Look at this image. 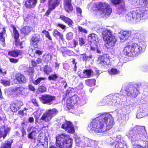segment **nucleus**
Returning a JSON list of instances; mask_svg holds the SVG:
<instances>
[{"mask_svg":"<svg viewBox=\"0 0 148 148\" xmlns=\"http://www.w3.org/2000/svg\"><path fill=\"white\" fill-rule=\"evenodd\" d=\"M146 133L144 126L136 125L130 128L126 135L131 141L133 148H145L143 145L137 144Z\"/></svg>","mask_w":148,"mask_h":148,"instance_id":"f257e3e1","label":"nucleus"},{"mask_svg":"<svg viewBox=\"0 0 148 148\" xmlns=\"http://www.w3.org/2000/svg\"><path fill=\"white\" fill-rule=\"evenodd\" d=\"M56 146L51 145L49 148H71L73 140L68 135L62 134L56 137Z\"/></svg>","mask_w":148,"mask_h":148,"instance_id":"f03ea898","label":"nucleus"},{"mask_svg":"<svg viewBox=\"0 0 148 148\" xmlns=\"http://www.w3.org/2000/svg\"><path fill=\"white\" fill-rule=\"evenodd\" d=\"M101 115L93 119L89 125H88V129L89 131H94L97 132H104L107 131V125L104 123Z\"/></svg>","mask_w":148,"mask_h":148,"instance_id":"7ed1b4c3","label":"nucleus"},{"mask_svg":"<svg viewBox=\"0 0 148 148\" xmlns=\"http://www.w3.org/2000/svg\"><path fill=\"white\" fill-rule=\"evenodd\" d=\"M142 48L137 43L133 42H130L124 48L123 52L125 55L129 56H134L139 54L142 50Z\"/></svg>","mask_w":148,"mask_h":148,"instance_id":"20e7f679","label":"nucleus"},{"mask_svg":"<svg viewBox=\"0 0 148 148\" xmlns=\"http://www.w3.org/2000/svg\"><path fill=\"white\" fill-rule=\"evenodd\" d=\"M148 17V12L144 9L138 11L134 10L128 12L125 16L126 18L128 21H131L132 19L140 21L142 19H146Z\"/></svg>","mask_w":148,"mask_h":148,"instance_id":"39448f33","label":"nucleus"},{"mask_svg":"<svg viewBox=\"0 0 148 148\" xmlns=\"http://www.w3.org/2000/svg\"><path fill=\"white\" fill-rule=\"evenodd\" d=\"M96 7L98 10L97 14L99 18H107L112 12L110 5L105 2L98 3Z\"/></svg>","mask_w":148,"mask_h":148,"instance_id":"423d86ee","label":"nucleus"},{"mask_svg":"<svg viewBox=\"0 0 148 148\" xmlns=\"http://www.w3.org/2000/svg\"><path fill=\"white\" fill-rule=\"evenodd\" d=\"M88 40L90 42V45L91 50L100 53L101 50L99 43L98 36L95 34H90L88 36Z\"/></svg>","mask_w":148,"mask_h":148,"instance_id":"0eeeda50","label":"nucleus"},{"mask_svg":"<svg viewBox=\"0 0 148 148\" xmlns=\"http://www.w3.org/2000/svg\"><path fill=\"white\" fill-rule=\"evenodd\" d=\"M58 110L55 108L47 110L41 117L40 120L45 122H48L58 113Z\"/></svg>","mask_w":148,"mask_h":148,"instance_id":"6e6552de","label":"nucleus"},{"mask_svg":"<svg viewBox=\"0 0 148 148\" xmlns=\"http://www.w3.org/2000/svg\"><path fill=\"white\" fill-rule=\"evenodd\" d=\"M56 97L49 94H44L39 97L40 101L43 104L50 105L55 100Z\"/></svg>","mask_w":148,"mask_h":148,"instance_id":"1a4fd4ad","label":"nucleus"},{"mask_svg":"<svg viewBox=\"0 0 148 148\" xmlns=\"http://www.w3.org/2000/svg\"><path fill=\"white\" fill-rule=\"evenodd\" d=\"M101 117L103 116L104 117L102 118V121L104 123L107 125V131L110 129L113 125L114 121L111 115L108 114H103L100 115Z\"/></svg>","mask_w":148,"mask_h":148,"instance_id":"9d476101","label":"nucleus"},{"mask_svg":"<svg viewBox=\"0 0 148 148\" xmlns=\"http://www.w3.org/2000/svg\"><path fill=\"white\" fill-rule=\"evenodd\" d=\"M121 96V95L118 93L109 95L106 97V101L109 105H115L116 103L120 100Z\"/></svg>","mask_w":148,"mask_h":148,"instance_id":"9b49d317","label":"nucleus"},{"mask_svg":"<svg viewBox=\"0 0 148 148\" xmlns=\"http://www.w3.org/2000/svg\"><path fill=\"white\" fill-rule=\"evenodd\" d=\"M127 92V95L128 96H132L133 97H136L139 93V91L136 87L131 86L130 87L127 86L125 90Z\"/></svg>","mask_w":148,"mask_h":148,"instance_id":"f8f14e48","label":"nucleus"},{"mask_svg":"<svg viewBox=\"0 0 148 148\" xmlns=\"http://www.w3.org/2000/svg\"><path fill=\"white\" fill-rule=\"evenodd\" d=\"M11 27L13 28V32L12 35L15 40V44L16 46L19 45L21 46L22 45V42H21L18 40L19 36V34L18 31L16 30L15 26L13 25H12Z\"/></svg>","mask_w":148,"mask_h":148,"instance_id":"ddd939ff","label":"nucleus"},{"mask_svg":"<svg viewBox=\"0 0 148 148\" xmlns=\"http://www.w3.org/2000/svg\"><path fill=\"white\" fill-rule=\"evenodd\" d=\"M61 127L70 133H73L75 132L74 127L69 121H66L62 124Z\"/></svg>","mask_w":148,"mask_h":148,"instance_id":"4468645a","label":"nucleus"},{"mask_svg":"<svg viewBox=\"0 0 148 148\" xmlns=\"http://www.w3.org/2000/svg\"><path fill=\"white\" fill-rule=\"evenodd\" d=\"M109 60L105 56H100L98 60V63L99 66L101 68L107 67L109 64Z\"/></svg>","mask_w":148,"mask_h":148,"instance_id":"2eb2a0df","label":"nucleus"},{"mask_svg":"<svg viewBox=\"0 0 148 148\" xmlns=\"http://www.w3.org/2000/svg\"><path fill=\"white\" fill-rule=\"evenodd\" d=\"M79 100V98L77 96L75 95H74L67 101V106L73 107L74 105L77 103Z\"/></svg>","mask_w":148,"mask_h":148,"instance_id":"dca6fc26","label":"nucleus"},{"mask_svg":"<svg viewBox=\"0 0 148 148\" xmlns=\"http://www.w3.org/2000/svg\"><path fill=\"white\" fill-rule=\"evenodd\" d=\"M36 128L33 127H29L27 129V132L28 133L27 136L28 138L30 139H33L36 136Z\"/></svg>","mask_w":148,"mask_h":148,"instance_id":"f3484780","label":"nucleus"},{"mask_svg":"<svg viewBox=\"0 0 148 148\" xmlns=\"http://www.w3.org/2000/svg\"><path fill=\"white\" fill-rule=\"evenodd\" d=\"M44 140V142H42L41 140L38 138V143L36 146V148H47L48 144V138L45 137L44 139H43Z\"/></svg>","mask_w":148,"mask_h":148,"instance_id":"a211bd4d","label":"nucleus"},{"mask_svg":"<svg viewBox=\"0 0 148 148\" xmlns=\"http://www.w3.org/2000/svg\"><path fill=\"white\" fill-rule=\"evenodd\" d=\"M116 41V39L115 36L114 35L111 36L110 37L106 40L105 41L106 42V46L107 47V48L113 47L114 46Z\"/></svg>","mask_w":148,"mask_h":148,"instance_id":"6ab92c4d","label":"nucleus"},{"mask_svg":"<svg viewBox=\"0 0 148 148\" xmlns=\"http://www.w3.org/2000/svg\"><path fill=\"white\" fill-rule=\"evenodd\" d=\"M71 0H64V6L65 11L68 12L72 11L73 8L71 3Z\"/></svg>","mask_w":148,"mask_h":148,"instance_id":"aec40b11","label":"nucleus"},{"mask_svg":"<svg viewBox=\"0 0 148 148\" xmlns=\"http://www.w3.org/2000/svg\"><path fill=\"white\" fill-rule=\"evenodd\" d=\"M131 32L130 31H125L121 32L120 35L119 36L121 40L125 41L128 39L131 35Z\"/></svg>","mask_w":148,"mask_h":148,"instance_id":"412c9836","label":"nucleus"},{"mask_svg":"<svg viewBox=\"0 0 148 148\" xmlns=\"http://www.w3.org/2000/svg\"><path fill=\"white\" fill-rule=\"evenodd\" d=\"M101 31L103 32H102L103 38L104 41L110 37L111 36H113L112 32L110 30H105L104 31V29L102 28L101 29Z\"/></svg>","mask_w":148,"mask_h":148,"instance_id":"4be33fe9","label":"nucleus"},{"mask_svg":"<svg viewBox=\"0 0 148 148\" xmlns=\"http://www.w3.org/2000/svg\"><path fill=\"white\" fill-rule=\"evenodd\" d=\"M25 6L27 8H31L35 6L37 3V0H24Z\"/></svg>","mask_w":148,"mask_h":148,"instance_id":"5701e85b","label":"nucleus"},{"mask_svg":"<svg viewBox=\"0 0 148 148\" xmlns=\"http://www.w3.org/2000/svg\"><path fill=\"white\" fill-rule=\"evenodd\" d=\"M25 89L22 86L15 87L12 88L11 90L16 96H20L22 95V92Z\"/></svg>","mask_w":148,"mask_h":148,"instance_id":"b1692460","label":"nucleus"},{"mask_svg":"<svg viewBox=\"0 0 148 148\" xmlns=\"http://www.w3.org/2000/svg\"><path fill=\"white\" fill-rule=\"evenodd\" d=\"M15 77L16 79L19 84L25 83L27 80L25 76L20 73L16 74Z\"/></svg>","mask_w":148,"mask_h":148,"instance_id":"393cba45","label":"nucleus"},{"mask_svg":"<svg viewBox=\"0 0 148 148\" xmlns=\"http://www.w3.org/2000/svg\"><path fill=\"white\" fill-rule=\"evenodd\" d=\"M13 142L12 139H9L1 143L0 148H11L12 144Z\"/></svg>","mask_w":148,"mask_h":148,"instance_id":"a878e982","label":"nucleus"},{"mask_svg":"<svg viewBox=\"0 0 148 148\" xmlns=\"http://www.w3.org/2000/svg\"><path fill=\"white\" fill-rule=\"evenodd\" d=\"M60 18L64 22L67 23L70 27L73 24V21L70 18L64 16L60 15Z\"/></svg>","mask_w":148,"mask_h":148,"instance_id":"bb28decb","label":"nucleus"},{"mask_svg":"<svg viewBox=\"0 0 148 148\" xmlns=\"http://www.w3.org/2000/svg\"><path fill=\"white\" fill-rule=\"evenodd\" d=\"M31 40L32 43L37 44L40 40V35L37 34L32 35Z\"/></svg>","mask_w":148,"mask_h":148,"instance_id":"cd10ccee","label":"nucleus"},{"mask_svg":"<svg viewBox=\"0 0 148 148\" xmlns=\"http://www.w3.org/2000/svg\"><path fill=\"white\" fill-rule=\"evenodd\" d=\"M32 29V28L29 26H25L23 27L21 30V33L25 35H27L31 32Z\"/></svg>","mask_w":148,"mask_h":148,"instance_id":"c85d7f7f","label":"nucleus"},{"mask_svg":"<svg viewBox=\"0 0 148 148\" xmlns=\"http://www.w3.org/2000/svg\"><path fill=\"white\" fill-rule=\"evenodd\" d=\"M60 2V0H50L49 1V7L55 9Z\"/></svg>","mask_w":148,"mask_h":148,"instance_id":"c756f323","label":"nucleus"},{"mask_svg":"<svg viewBox=\"0 0 148 148\" xmlns=\"http://www.w3.org/2000/svg\"><path fill=\"white\" fill-rule=\"evenodd\" d=\"M135 107V103L132 101H130L128 104L125 105L124 108L126 110L128 111H131L134 109Z\"/></svg>","mask_w":148,"mask_h":148,"instance_id":"7c9ffc66","label":"nucleus"},{"mask_svg":"<svg viewBox=\"0 0 148 148\" xmlns=\"http://www.w3.org/2000/svg\"><path fill=\"white\" fill-rule=\"evenodd\" d=\"M92 58V56L91 55L87 56L85 53L81 54L80 56V58L83 61H86L87 60L89 61Z\"/></svg>","mask_w":148,"mask_h":148,"instance_id":"2f4dec72","label":"nucleus"},{"mask_svg":"<svg viewBox=\"0 0 148 148\" xmlns=\"http://www.w3.org/2000/svg\"><path fill=\"white\" fill-rule=\"evenodd\" d=\"M93 73L92 71L90 69L84 70L83 71L84 77L87 78L89 77Z\"/></svg>","mask_w":148,"mask_h":148,"instance_id":"473e14b6","label":"nucleus"},{"mask_svg":"<svg viewBox=\"0 0 148 148\" xmlns=\"http://www.w3.org/2000/svg\"><path fill=\"white\" fill-rule=\"evenodd\" d=\"M95 79H89L86 80L85 84L88 86H92L95 85Z\"/></svg>","mask_w":148,"mask_h":148,"instance_id":"72a5a7b5","label":"nucleus"},{"mask_svg":"<svg viewBox=\"0 0 148 148\" xmlns=\"http://www.w3.org/2000/svg\"><path fill=\"white\" fill-rule=\"evenodd\" d=\"M53 35L56 37L58 36H59L62 41H63L64 39L63 37V35L60 33L57 30L55 29L54 30L53 32Z\"/></svg>","mask_w":148,"mask_h":148,"instance_id":"f704fd0d","label":"nucleus"},{"mask_svg":"<svg viewBox=\"0 0 148 148\" xmlns=\"http://www.w3.org/2000/svg\"><path fill=\"white\" fill-rule=\"evenodd\" d=\"M83 142L84 143L85 147L90 146L91 145L92 143L93 142L91 140L89 139L86 137H84L83 138Z\"/></svg>","mask_w":148,"mask_h":148,"instance_id":"c9c22d12","label":"nucleus"},{"mask_svg":"<svg viewBox=\"0 0 148 148\" xmlns=\"http://www.w3.org/2000/svg\"><path fill=\"white\" fill-rule=\"evenodd\" d=\"M8 55L13 57H16L18 56L19 54V52L18 51L15 50H13L10 51L8 52Z\"/></svg>","mask_w":148,"mask_h":148,"instance_id":"e433bc0d","label":"nucleus"},{"mask_svg":"<svg viewBox=\"0 0 148 148\" xmlns=\"http://www.w3.org/2000/svg\"><path fill=\"white\" fill-rule=\"evenodd\" d=\"M0 82L5 86H9L10 84V80H6L4 79H1Z\"/></svg>","mask_w":148,"mask_h":148,"instance_id":"4c0bfd02","label":"nucleus"},{"mask_svg":"<svg viewBox=\"0 0 148 148\" xmlns=\"http://www.w3.org/2000/svg\"><path fill=\"white\" fill-rule=\"evenodd\" d=\"M125 10H126L125 5L124 4H123V5H121L117 9V11L118 12L117 13H119V14L121 13L122 14L124 13Z\"/></svg>","mask_w":148,"mask_h":148,"instance_id":"58836bf2","label":"nucleus"},{"mask_svg":"<svg viewBox=\"0 0 148 148\" xmlns=\"http://www.w3.org/2000/svg\"><path fill=\"white\" fill-rule=\"evenodd\" d=\"M43 71L45 74L48 75L49 73L52 72V70L50 67L46 65L44 67Z\"/></svg>","mask_w":148,"mask_h":148,"instance_id":"ea45409f","label":"nucleus"},{"mask_svg":"<svg viewBox=\"0 0 148 148\" xmlns=\"http://www.w3.org/2000/svg\"><path fill=\"white\" fill-rule=\"evenodd\" d=\"M6 31L5 28L3 29V31L0 33V39L2 41H5V36L6 35Z\"/></svg>","mask_w":148,"mask_h":148,"instance_id":"a19ab883","label":"nucleus"},{"mask_svg":"<svg viewBox=\"0 0 148 148\" xmlns=\"http://www.w3.org/2000/svg\"><path fill=\"white\" fill-rule=\"evenodd\" d=\"M83 142H84L83 138L81 141H79V140H76V144L78 146H81L82 147H85V146L84 144V143Z\"/></svg>","mask_w":148,"mask_h":148,"instance_id":"79ce46f5","label":"nucleus"},{"mask_svg":"<svg viewBox=\"0 0 148 148\" xmlns=\"http://www.w3.org/2000/svg\"><path fill=\"white\" fill-rule=\"evenodd\" d=\"M48 78L49 80H53L55 81L58 78V76L56 74H54L49 75Z\"/></svg>","mask_w":148,"mask_h":148,"instance_id":"37998d69","label":"nucleus"},{"mask_svg":"<svg viewBox=\"0 0 148 148\" xmlns=\"http://www.w3.org/2000/svg\"><path fill=\"white\" fill-rule=\"evenodd\" d=\"M143 143V146L145 148H148V138H147L145 140H140Z\"/></svg>","mask_w":148,"mask_h":148,"instance_id":"c03bdc74","label":"nucleus"},{"mask_svg":"<svg viewBox=\"0 0 148 148\" xmlns=\"http://www.w3.org/2000/svg\"><path fill=\"white\" fill-rule=\"evenodd\" d=\"M119 71H118L117 69L112 68L111 69L110 74L112 75H114L119 74Z\"/></svg>","mask_w":148,"mask_h":148,"instance_id":"a18cd8bd","label":"nucleus"},{"mask_svg":"<svg viewBox=\"0 0 148 148\" xmlns=\"http://www.w3.org/2000/svg\"><path fill=\"white\" fill-rule=\"evenodd\" d=\"M45 79V78L44 77H39L36 80L33 81V83L35 85H37L39 84L42 80H44Z\"/></svg>","mask_w":148,"mask_h":148,"instance_id":"49530a36","label":"nucleus"},{"mask_svg":"<svg viewBox=\"0 0 148 148\" xmlns=\"http://www.w3.org/2000/svg\"><path fill=\"white\" fill-rule=\"evenodd\" d=\"M133 38L134 39H139L140 40H142V38L141 37V35L139 32H136L134 36H133Z\"/></svg>","mask_w":148,"mask_h":148,"instance_id":"de8ad7c7","label":"nucleus"},{"mask_svg":"<svg viewBox=\"0 0 148 148\" xmlns=\"http://www.w3.org/2000/svg\"><path fill=\"white\" fill-rule=\"evenodd\" d=\"M139 4L142 6L146 5L148 4V0H139Z\"/></svg>","mask_w":148,"mask_h":148,"instance_id":"09e8293b","label":"nucleus"},{"mask_svg":"<svg viewBox=\"0 0 148 148\" xmlns=\"http://www.w3.org/2000/svg\"><path fill=\"white\" fill-rule=\"evenodd\" d=\"M42 33L44 34L47 38L49 40H52V38L51 36H50L49 33L48 31H47L45 30H44L42 32Z\"/></svg>","mask_w":148,"mask_h":148,"instance_id":"8fccbe9b","label":"nucleus"},{"mask_svg":"<svg viewBox=\"0 0 148 148\" xmlns=\"http://www.w3.org/2000/svg\"><path fill=\"white\" fill-rule=\"evenodd\" d=\"M24 122H23L21 123V126H22V128L21 129V131L22 133V136L24 137V136L26 135V131L24 129V127L23 126L24 125Z\"/></svg>","mask_w":148,"mask_h":148,"instance_id":"3c124183","label":"nucleus"},{"mask_svg":"<svg viewBox=\"0 0 148 148\" xmlns=\"http://www.w3.org/2000/svg\"><path fill=\"white\" fill-rule=\"evenodd\" d=\"M115 148H122L123 146V144L119 142L118 140L116 143H115Z\"/></svg>","mask_w":148,"mask_h":148,"instance_id":"603ef678","label":"nucleus"},{"mask_svg":"<svg viewBox=\"0 0 148 148\" xmlns=\"http://www.w3.org/2000/svg\"><path fill=\"white\" fill-rule=\"evenodd\" d=\"M73 34L71 32H69L66 34V38L68 40H71L73 38Z\"/></svg>","mask_w":148,"mask_h":148,"instance_id":"864d4df0","label":"nucleus"},{"mask_svg":"<svg viewBox=\"0 0 148 148\" xmlns=\"http://www.w3.org/2000/svg\"><path fill=\"white\" fill-rule=\"evenodd\" d=\"M32 102L38 108H39V105L38 103L37 100H36V99H33L31 100Z\"/></svg>","mask_w":148,"mask_h":148,"instance_id":"5fc2aeb1","label":"nucleus"},{"mask_svg":"<svg viewBox=\"0 0 148 148\" xmlns=\"http://www.w3.org/2000/svg\"><path fill=\"white\" fill-rule=\"evenodd\" d=\"M38 90L41 92H45L46 90V88L44 86H40L39 87Z\"/></svg>","mask_w":148,"mask_h":148,"instance_id":"6e6d98bb","label":"nucleus"},{"mask_svg":"<svg viewBox=\"0 0 148 148\" xmlns=\"http://www.w3.org/2000/svg\"><path fill=\"white\" fill-rule=\"evenodd\" d=\"M54 9H53L52 8H51V7H49V8L46 12L45 14V16H48L52 10Z\"/></svg>","mask_w":148,"mask_h":148,"instance_id":"4d7b16f0","label":"nucleus"},{"mask_svg":"<svg viewBox=\"0 0 148 148\" xmlns=\"http://www.w3.org/2000/svg\"><path fill=\"white\" fill-rule=\"evenodd\" d=\"M78 29L79 31L81 32H83L85 33H87V31L80 26H78Z\"/></svg>","mask_w":148,"mask_h":148,"instance_id":"13d9d810","label":"nucleus"},{"mask_svg":"<svg viewBox=\"0 0 148 148\" xmlns=\"http://www.w3.org/2000/svg\"><path fill=\"white\" fill-rule=\"evenodd\" d=\"M122 0H111V2L114 5L120 4Z\"/></svg>","mask_w":148,"mask_h":148,"instance_id":"bf43d9fd","label":"nucleus"},{"mask_svg":"<svg viewBox=\"0 0 148 148\" xmlns=\"http://www.w3.org/2000/svg\"><path fill=\"white\" fill-rule=\"evenodd\" d=\"M79 44L81 46L85 43V42L82 38H79Z\"/></svg>","mask_w":148,"mask_h":148,"instance_id":"052dcab7","label":"nucleus"},{"mask_svg":"<svg viewBox=\"0 0 148 148\" xmlns=\"http://www.w3.org/2000/svg\"><path fill=\"white\" fill-rule=\"evenodd\" d=\"M76 10L78 15H81L82 13V9L80 8L77 7L76 8Z\"/></svg>","mask_w":148,"mask_h":148,"instance_id":"680f3d73","label":"nucleus"},{"mask_svg":"<svg viewBox=\"0 0 148 148\" xmlns=\"http://www.w3.org/2000/svg\"><path fill=\"white\" fill-rule=\"evenodd\" d=\"M10 61L12 63H15L18 62V59L11 58L10 59Z\"/></svg>","mask_w":148,"mask_h":148,"instance_id":"e2e57ef3","label":"nucleus"},{"mask_svg":"<svg viewBox=\"0 0 148 148\" xmlns=\"http://www.w3.org/2000/svg\"><path fill=\"white\" fill-rule=\"evenodd\" d=\"M57 26L61 28L62 29H65L66 27V26L65 25L60 23H58L57 24Z\"/></svg>","mask_w":148,"mask_h":148,"instance_id":"0e129e2a","label":"nucleus"},{"mask_svg":"<svg viewBox=\"0 0 148 148\" xmlns=\"http://www.w3.org/2000/svg\"><path fill=\"white\" fill-rule=\"evenodd\" d=\"M28 88L29 89L32 91H35V89L34 87L32 86V85L30 84L28 86Z\"/></svg>","mask_w":148,"mask_h":148,"instance_id":"69168bd1","label":"nucleus"},{"mask_svg":"<svg viewBox=\"0 0 148 148\" xmlns=\"http://www.w3.org/2000/svg\"><path fill=\"white\" fill-rule=\"evenodd\" d=\"M84 87L83 84L82 83H80L78 86V89H82Z\"/></svg>","mask_w":148,"mask_h":148,"instance_id":"338daca9","label":"nucleus"},{"mask_svg":"<svg viewBox=\"0 0 148 148\" xmlns=\"http://www.w3.org/2000/svg\"><path fill=\"white\" fill-rule=\"evenodd\" d=\"M0 73L1 74H2L3 75H4L6 74V71L5 70H2L1 69H0Z\"/></svg>","mask_w":148,"mask_h":148,"instance_id":"774afa93","label":"nucleus"}]
</instances>
